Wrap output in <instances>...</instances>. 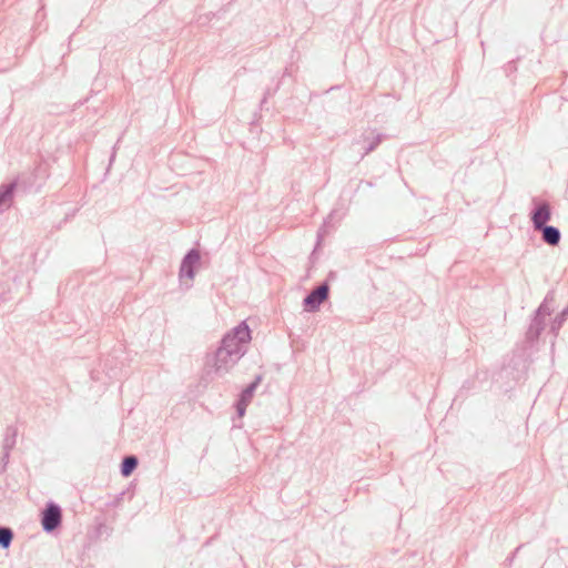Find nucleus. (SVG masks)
<instances>
[{"label":"nucleus","instance_id":"nucleus-7","mask_svg":"<svg viewBox=\"0 0 568 568\" xmlns=\"http://www.w3.org/2000/svg\"><path fill=\"white\" fill-rule=\"evenodd\" d=\"M536 231L541 233V240L550 246L558 245L561 240V233L556 226L545 225Z\"/></svg>","mask_w":568,"mask_h":568},{"label":"nucleus","instance_id":"nucleus-8","mask_svg":"<svg viewBox=\"0 0 568 568\" xmlns=\"http://www.w3.org/2000/svg\"><path fill=\"white\" fill-rule=\"evenodd\" d=\"M16 186L17 182L0 185V212L10 206Z\"/></svg>","mask_w":568,"mask_h":568},{"label":"nucleus","instance_id":"nucleus-9","mask_svg":"<svg viewBox=\"0 0 568 568\" xmlns=\"http://www.w3.org/2000/svg\"><path fill=\"white\" fill-rule=\"evenodd\" d=\"M18 436V429L14 426H8L6 428L4 438L2 442V449L4 450V457L10 456V452L16 446Z\"/></svg>","mask_w":568,"mask_h":568},{"label":"nucleus","instance_id":"nucleus-3","mask_svg":"<svg viewBox=\"0 0 568 568\" xmlns=\"http://www.w3.org/2000/svg\"><path fill=\"white\" fill-rule=\"evenodd\" d=\"M62 521L61 508L54 504L49 503L42 511L41 524L42 528L47 532L55 530Z\"/></svg>","mask_w":568,"mask_h":568},{"label":"nucleus","instance_id":"nucleus-16","mask_svg":"<svg viewBox=\"0 0 568 568\" xmlns=\"http://www.w3.org/2000/svg\"><path fill=\"white\" fill-rule=\"evenodd\" d=\"M1 460L3 462V464L6 465L9 460V457H4V455L2 456Z\"/></svg>","mask_w":568,"mask_h":568},{"label":"nucleus","instance_id":"nucleus-10","mask_svg":"<svg viewBox=\"0 0 568 568\" xmlns=\"http://www.w3.org/2000/svg\"><path fill=\"white\" fill-rule=\"evenodd\" d=\"M545 327V321L535 316L527 329V337L531 341L537 339Z\"/></svg>","mask_w":568,"mask_h":568},{"label":"nucleus","instance_id":"nucleus-12","mask_svg":"<svg viewBox=\"0 0 568 568\" xmlns=\"http://www.w3.org/2000/svg\"><path fill=\"white\" fill-rule=\"evenodd\" d=\"M13 532L8 527H0V547L8 548L12 541Z\"/></svg>","mask_w":568,"mask_h":568},{"label":"nucleus","instance_id":"nucleus-4","mask_svg":"<svg viewBox=\"0 0 568 568\" xmlns=\"http://www.w3.org/2000/svg\"><path fill=\"white\" fill-rule=\"evenodd\" d=\"M535 209L530 213V220L534 226V230H538L550 221L551 219V207L547 201H536L534 200Z\"/></svg>","mask_w":568,"mask_h":568},{"label":"nucleus","instance_id":"nucleus-1","mask_svg":"<svg viewBox=\"0 0 568 568\" xmlns=\"http://www.w3.org/2000/svg\"><path fill=\"white\" fill-rule=\"evenodd\" d=\"M251 341V331L245 322H242L226 333L221 345L213 354L206 356V365L222 376L229 373L246 352V345Z\"/></svg>","mask_w":568,"mask_h":568},{"label":"nucleus","instance_id":"nucleus-15","mask_svg":"<svg viewBox=\"0 0 568 568\" xmlns=\"http://www.w3.org/2000/svg\"><path fill=\"white\" fill-rule=\"evenodd\" d=\"M566 313H567V311H564L562 314L554 321V323L551 325V331L552 332H556V331H558L560 328V326H561V324L564 322V316H565Z\"/></svg>","mask_w":568,"mask_h":568},{"label":"nucleus","instance_id":"nucleus-14","mask_svg":"<svg viewBox=\"0 0 568 568\" xmlns=\"http://www.w3.org/2000/svg\"><path fill=\"white\" fill-rule=\"evenodd\" d=\"M547 315H550V310H549V307L545 303H542L538 307V310L536 311V315L535 316H539V317H541L545 321V317Z\"/></svg>","mask_w":568,"mask_h":568},{"label":"nucleus","instance_id":"nucleus-6","mask_svg":"<svg viewBox=\"0 0 568 568\" xmlns=\"http://www.w3.org/2000/svg\"><path fill=\"white\" fill-rule=\"evenodd\" d=\"M201 255L200 252L195 248H192L187 252V254L183 257L181 266H180V278H187L193 281L195 276V266L200 263Z\"/></svg>","mask_w":568,"mask_h":568},{"label":"nucleus","instance_id":"nucleus-2","mask_svg":"<svg viewBox=\"0 0 568 568\" xmlns=\"http://www.w3.org/2000/svg\"><path fill=\"white\" fill-rule=\"evenodd\" d=\"M329 286L326 282L311 291L303 300L304 310L307 312L318 311L321 304L328 298Z\"/></svg>","mask_w":568,"mask_h":568},{"label":"nucleus","instance_id":"nucleus-11","mask_svg":"<svg viewBox=\"0 0 568 568\" xmlns=\"http://www.w3.org/2000/svg\"><path fill=\"white\" fill-rule=\"evenodd\" d=\"M139 462L134 455L125 456L121 463V474L124 477L130 476L136 468Z\"/></svg>","mask_w":568,"mask_h":568},{"label":"nucleus","instance_id":"nucleus-5","mask_svg":"<svg viewBox=\"0 0 568 568\" xmlns=\"http://www.w3.org/2000/svg\"><path fill=\"white\" fill-rule=\"evenodd\" d=\"M262 379V375H257L255 379L248 384L240 394L239 400L236 403V412L239 417H243L245 415L246 408L251 404Z\"/></svg>","mask_w":568,"mask_h":568},{"label":"nucleus","instance_id":"nucleus-13","mask_svg":"<svg viewBox=\"0 0 568 568\" xmlns=\"http://www.w3.org/2000/svg\"><path fill=\"white\" fill-rule=\"evenodd\" d=\"M384 135L383 134H376L373 140L368 143V145L365 148V152L362 158L373 152L379 143L383 141Z\"/></svg>","mask_w":568,"mask_h":568}]
</instances>
